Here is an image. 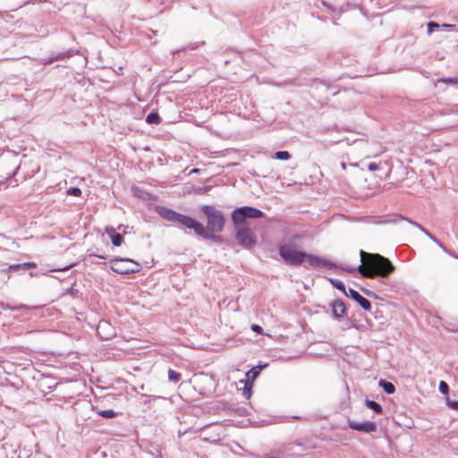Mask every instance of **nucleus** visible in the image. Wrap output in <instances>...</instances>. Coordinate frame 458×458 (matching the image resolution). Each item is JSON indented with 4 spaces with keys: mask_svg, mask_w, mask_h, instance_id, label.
Listing matches in <instances>:
<instances>
[{
    "mask_svg": "<svg viewBox=\"0 0 458 458\" xmlns=\"http://www.w3.org/2000/svg\"><path fill=\"white\" fill-rule=\"evenodd\" d=\"M360 256L361 263L357 267L338 265V268L348 273L358 271L368 278H387L394 271L395 267L390 259L378 253H367L360 250Z\"/></svg>",
    "mask_w": 458,
    "mask_h": 458,
    "instance_id": "obj_1",
    "label": "nucleus"
},
{
    "mask_svg": "<svg viewBox=\"0 0 458 458\" xmlns=\"http://www.w3.org/2000/svg\"><path fill=\"white\" fill-rule=\"evenodd\" d=\"M156 213L163 219L183 225L187 229L193 230L195 234L217 244H223L225 239L220 233L206 231L202 223L187 215L179 213L165 206H156Z\"/></svg>",
    "mask_w": 458,
    "mask_h": 458,
    "instance_id": "obj_2",
    "label": "nucleus"
},
{
    "mask_svg": "<svg viewBox=\"0 0 458 458\" xmlns=\"http://www.w3.org/2000/svg\"><path fill=\"white\" fill-rule=\"evenodd\" d=\"M278 254L288 266L298 267L305 261L313 267H327L328 269L338 268V264L324 257L310 254L301 250L293 249L288 244H282L278 248Z\"/></svg>",
    "mask_w": 458,
    "mask_h": 458,
    "instance_id": "obj_3",
    "label": "nucleus"
},
{
    "mask_svg": "<svg viewBox=\"0 0 458 458\" xmlns=\"http://www.w3.org/2000/svg\"><path fill=\"white\" fill-rule=\"evenodd\" d=\"M201 212L206 216V231L222 233L225 225V217L223 212L213 205H203L200 208Z\"/></svg>",
    "mask_w": 458,
    "mask_h": 458,
    "instance_id": "obj_4",
    "label": "nucleus"
},
{
    "mask_svg": "<svg viewBox=\"0 0 458 458\" xmlns=\"http://www.w3.org/2000/svg\"><path fill=\"white\" fill-rule=\"evenodd\" d=\"M231 220L233 227L247 225V219H259L265 216V213L258 208L252 206L236 207L231 212Z\"/></svg>",
    "mask_w": 458,
    "mask_h": 458,
    "instance_id": "obj_5",
    "label": "nucleus"
},
{
    "mask_svg": "<svg viewBox=\"0 0 458 458\" xmlns=\"http://www.w3.org/2000/svg\"><path fill=\"white\" fill-rule=\"evenodd\" d=\"M111 269L119 275L135 274L141 270V265L130 258L114 257L110 259Z\"/></svg>",
    "mask_w": 458,
    "mask_h": 458,
    "instance_id": "obj_6",
    "label": "nucleus"
},
{
    "mask_svg": "<svg viewBox=\"0 0 458 458\" xmlns=\"http://www.w3.org/2000/svg\"><path fill=\"white\" fill-rule=\"evenodd\" d=\"M235 232V240L239 246L244 250H251L257 244L255 233L249 225H241L233 227Z\"/></svg>",
    "mask_w": 458,
    "mask_h": 458,
    "instance_id": "obj_7",
    "label": "nucleus"
},
{
    "mask_svg": "<svg viewBox=\"0 0 458 458\" xmlns=\"http://www.w3.org/2000/svg\"><path fill=\"white\" fill-rule=\"evenodd\" d=\"M360 219L366 224L380 225L396 224L404 220L405 217L399 214H392L386 216H366L360 217Z\"/></svg>",
    "mask_w": 458,
    "mask_h": 458,
    "instance_id": "obj_8",
    "label": "nucleus"
},
{
    "mask_svg": "<svg viewBox=\"0 0 458 458\" xmlns=\"http://www.w3.org/2000/svg\"><path fill=\"white\" fill-rule=\"evenodd\" d=\"M347 425L351 429L357 430L363 433H372L377 431V426L374 421L365 420L362 422H358L352 420L351 419L347 420Z\"/></svg>",
    "mask_w": 458,
    "mask_h": 458,
    "instance_id": "obj_9",
    "label": "nucleus"
},
{
    "mask_svg": "<svg viewBox=\"0 0 458 458\" xmlns=\"http://www.w3.org/2000/svg\"><path fill=\"white\" fill-rule=\"evenodd\" d=\"M98 335L104 340H109L115 335V328L107 320H100L97 327Z\"/></svg>",
    "mask_w": 458,
    "mask_h": 458,
    "instance_id": "obj_10",
    "label": "nucleus"
},
{
    "mask_svg": "<svg viewBox=\"0 0 458 458\" xmlns=\"http://www.w3.org/2000/svg\"><path fill=\"white\" fill-rule=\"evenodd\" d=\"M332 317L335 320L340 321L346 315V306L342 299H335L330 303Z\"/></svg>",
    "mask_w": 458,
    "mask_h": 458,
    "instance_id": "obj_11",
    "label": "nucleus"
},
{
    "mask_svg": "<svg viewBox=\"0 0 458 458\" xmlns=\"http://www.w3.org/2000/svg\"><path fill=\"white\" fill-rule=\"evenodd\" d=\"M346 297L356 301L364 310L370 311L371 310V303L370 301L362 296L358 291L349 288L348 293H346Z\"/></svg>",
    "mask_w": 458,
    "mask_h": 458,
    "instance_id": "obj_12",
    "label": "nucleus"
},
{
    "mask_svg": "<svg viewBox=\"0 0 458 458\" xmlns=\"http://www.w3.org/2000/svg\"><path fill=\"white\" fill-rule=\"evenodd\" d=\"M409 224L412 225L413 226L417 227L420 231H421L425 235H427L432 242H434L439 248H441L445 252H448V250L445 248V246L433 234L429 233L425 227H423L420 224L417 223L416 221H413L411 219L406 218L404 219Z\"/></svg>",
    "mask_w": 458,
    "mask_h": 458,
    "instance_id": "obj_13",
    "label": "nucleus"
},
{
    "mask_svg": "<svg viewBox=\"0 0 458 458\" xmlns=\"http://www.w3.org/2000/svg\"><path fill=\"white\" fill-rule=\"evenodd\" d=\"M80 53H81L80 48L70 47L67 50H64V51H62L59 53L52 52L51 54L53 55L54 61L55 62V61H62V60L69 59L74 55H80Z\"/></svg>",
    "mask_w": 458,
    "mask_h": 458,
    "instance_id": "obj_14",
    "label": "nucleus"
},
{
    "mask_svg": "<svg viewBox=\"0 0 458 458\" xmlns=\"http://www.w3.org/2000/svg\"><path fill=\"white\" fill-rule=\"evenodd\" d=\"M105 233L109 236L112 244L114 247H119L123 242V236L118 233L113 226H106Z\"/></svg>",
    "mask_w": 458,
    "mask_h": 458,
    "instance_id": "obj_15",
    "label": "nucleus"
},
{
    "mask_svg": "<svg viewBox=\"0 0 458 458\" xmlns=\"http://www.w3.org/2000/svg\"><path fill=\"white\" fill-rule=\"evenodd\" d=\"M37 264L35 262H24L21 264H12L9 265L6 268L8 272H17V273H24L26 270L36 268Z\"/></svg>",
    "mask_w": 458,
    "mask_h": 458,
    "instance_id": "obj_16",
    "label": "nucleus"
},
{
    "mask_svg": "<svg viewBox=\"0 0 458 458\" xmlns=\"http://www.w3.org/2000/svg\"><path fill=\"white\" fill-rule=\"evenodd\" d=\"M267 366V363H265L263 365L259 364V365L254 366L250 369H249L246 372L247 382L252 384L253 381L259 376L262 369H264Z\"/></svg>",
    "mask_w": 458,
    "mask_h": 458,
    "instance_id": "obj_17",
    "label": "nucleus"
},
{
    "mask_svg": "<svg viewBox=\"0 0 458 458\" xmlns=\"http://www.w3.org/2000/svg\"><path fill=\"white\" fill-rule=\"evenodd\" d=\"M0 309H2L4 310L18 311V310H30L33 308L30 307L28 305H25V304L13 306L9 303H5V302L0 301Z\"/></svg>",
    "mask_w": 458,
    "mask_h": 458,
    "instance_id": "obj_18",
    "label": "nucleus"
},
{
    "mask_svg": "<svg viewBox=\"0 0 458 458\" xmlns=\"http://www.w3.org/2000/svg\"><path fill=\"white\" fill-rule=\"evenodd\" d=\"M146 123L148 124H160L162 122V119L158 114L157 111L152 110L150 113L148 114L145 119Z\"/></svg>",
    "mask_w": 458,
    "mask_h": 458,
    "instance_id": "obj_19",
    "label": "nucleus"
},
{
    "mask_svg": "<svg viewBox=\"0 0 458 458\" xmlns=\"http://www.w3.org/2000/svg\"><path fill=\"white\" fill-rule=\"evenodd\" d=\"M378 386L383 389V391L388 394H392L395 392V386L386 379H380L378 382Z\"/></svg>",
    "mask_w": 458,
    "mask_h": 458,
    "instance_id": "obj_20",
    "label": "nucleus"
},
{
    "mask_svg": "<svg viewBox=\"0 0 458 458\" xmlns=\"http://www.w3.org/2000/svg\"><path fill=\"white\" fill-rule=\"evenodd\" d=\"M365 406L366 408L372 410L377 414H381L383 412V407L381 404L374 400L366 399Z\"/></svg>",
    "mask_w": 458,
    "mask_h": 458,
    "instance_id": "obj_21",
    "label": "nucleus"
},
{
    "mask_svg": "<svg viewBox=\"0 0 458 458\" xmlns=\"http://www.w3.org/2000/svg\"><path fill=\"white\" fill-rule=\"evenodd\" d=\"M328 282L332 284L333 287L341 291L345 296L348 293V290H346L345 284L343 281L336 278H327Z\"/></svg>",
    "mask_w": 458,
    "mask_h": 458,
    "instance_id": "obj_22",
    "label": "nucleus"
},
{
    "mask_svg": "<svg viewBox=\"0 0 458 458\" xmlns=\"http://www.w3.org/2000/svg\"><path fill=\"white\" fill-rule=\"evenodd\" d=\"M131 190V192L134 197L141 199H145V200L149 199L150 194L148 191H146L137 186H132Z\"/></svg>",
    "mask_w": 458,
    "mask_h": 458,
    "instance_id": "obj_23",
    "label": "nucleus"
},
{
    "mask_svg": "<svg viewBox=\"0 0 458 458\" xmlns=\"http://www.w3.org/2000/svg\"><path fill=\"white\" fill-rule=\"evenodd\" d=\"M96 411V413L103 418H106V419H113V418H115L117 417L120 412L118 411H114V410H98V409H94Z\"/></svg>",
    "mask_w": 458,
    "mask_h": 458,
    "instance_id": "obj_24",
    "label": "nucleus"
},
{
    "mask_svg": "<svg viewBox=\"0 0 458 458\" xmlns=\"http://www.w3.org/2000/svg\"><path fill=\"white\" fill-rule=\"evenodd\" d=\"M40 386L47 387L48 390L52 391L56 387L57 383H54L51 377H46L42 378V380L40 381Z\"/></svg>",
    "mask_w": 458,
    "mask_h": 458,
    "instance_id": "obj_25",
    "label": "nucleus"
},
{
    "mask_svg": "<svg viewBox=\"0 0 458 458\" xmlns=\"http://www.w3.org/2000/svg\"><path fill=\"white\" fill-rule=\"evenodd\" d=\"M355 328L360 330L361 326L359 325L355 319L346 317L344 320V329Z\"/></svg>",
    "mask_w": 458,
    "mask_h": 458,
    "instance_id": "obj_26",
    "label": "nucleus"
},
{
    "mask_svg": "<svg viewBox=\"0 0 458 458\" xmlns=\"http://www.w3.org/2000/svg\"><path fill=\"white\" fill-rule=\"evenodd\" d=\"M181 377L182 376H181L180 372H178L174 369H169L168 373H167V377L170 382L176 384L180 381Z\"/></svg>",
    "mask_w": 458,
    "mask_h": 458,
    "instance_id": "obj_27",
    "label": "nucleus"
},
{
    "mask_svg": "<svg viewBox=\"0 0 458 458\" xmlns=\"http://www.w3.org/2000/svg\"><path fill=\"white\" fill-rule=\"evenodd\" d=\"M73 267V264H70V265H67V266H64V267H59V268H55V269H51V270H48L47 271L46 273L44 272H41V273H33V272H30V276H38L39 274L41 275H47L48 273H52V272H61V271H66V270H69L71 267Z\"/></svg>",
    "mask_w": 458,
    "mask_h": 458,
    "instance_id": "obj_28",
    "label": "nucleus"
},
{
    "mask_svg": "<svg viewBox=\"0 0 458 458\" xmlns=\"http://www.w3.org/2000/svg\"><path fill=\"white\" fill-rule=\"evenodd\" d=\"M274 158L283 161H287L291 158V154L287 150H278L275 152Z\"/></svg>",
    "mask_w": 458,
    "mask_h": 458,
    "instance_id": "obj_29",
    "label": "nucleus"
},
{
    "mask_svg": "<svg viewBox=\"0 0 458 458\" xmlns=\"http://www.w3.org/2000/svg\"><path fill=\"white\" fill-rule=\"evenodd\" d=\"M439 28H440V24L437 23V21H430L427 23L428 34H429V35L432 34L433 32H435Z\"/></svg>",
    "mask_w": 458,
    "mask_h": 458,
    "instance_id": "obj_30",
    "label": "nucleus"
},
{
    "mask_svg": "<svg viewBox=\"0 0 458 458\" xmlns=\"http://www.w3.org/2000/svg\"><path fill=\"white\" fill-rule=\"evenodd\" d=\"M64 294H68V295L72 296V298H80L81 293H80V291L78 289L71 286L65 290Z\"/></svg>",
    "mask_w": 458,
    "mask_h": 458,
    "instance_id": "obj_31",
    "label": "nucleus"
},
{
    "mask_svg": "<svg viewBox=\"0 0 458 458\" xmlns=\"http://www.w3.org/2000/svg\"><path fill=\"white\" fill-rule=\"evenodd\" d=\"M251 386H252V384H250L249 382H246L245 385H244L243 391H242V395L246 399H250V396H251Z\"/></svg>",
    "mask_w": 458,
    "mask_h": 458,
    "instance_id": "obj_32",
    "label": "nucleus"
},
{
    "mask_svg": "<svg viewBox=\"0 0 458 458\" xmlns=\"http://www.w3.org/2000/svg\"><path fill=\"white\" fill-rule=\"evenodd\" d=\"M67 194L74 197H81L82 191L79 187H71L67 190Z\"/></svg>",
    "mask_w": 458,
    "mask_h": 458,
    "instance_id": "obj_33",
    "label": "nucleus"
},
{
    "mask_svg": "<svg viewBox=\"0 0 458 458\" xmlns=\"http://www.w3.org/2000/svg\"><path fill=\"white\" fill-rule=\"evenodd\" d=\"M449 386L446 382L441 380L438 385V390L443 394H447L449 393Z\"/></svg>",
    "mask_w": 458,
    "mask_h": 458,
    "instance_id": "obj_34",
    "label": "nucleus"
},
{
    "mask_svg": "<svg viewBox=\"0 0 458 458\" xmlns=\"http://www.w3.org/2000/svg\"><path fill=\"white\" fill-rule=\"evenodd\" d=\"M446 405L452 410L458 411V401L456 400L446 398Z\"/></svg>",
    "mask_w": 458,
    "mask_h": 458,
    "instance_id": "obj_35",
    "label": "nucleus"
},
{
    "mask_svg": "<svg viewBox=\"0 0 458 458\" xmlns=\"http://www.w3.org/2000/svg\"><path fill=\"white\" fill-rule=\"evenodd\" d=\"M441 81L446 84H458V77H445L443 78Z\"/></svg>",
    "mask_w": 458,
    "mask_h": 458,
    "instance_id": "obj_36",
    "label": "nucleus"
},
{
    "mask_svg": "<svg viewBox=\"0 0 458 458\" xmlns=\"http://www.w3.org/2000/svg\"><path fill=\"white\" fill-rule=\"evenodd\" d=\"M54 62L55 61H54L52 54H50V55L47 58H41L39 61V63L45 66L49 65V64H53Z\"/></svg>",
    "mask_w": 458,
    "mask_h": 458,
    "instance_id": "obj_37",
    "label": "nucleus"
},
{
    "mask_svg": "<svg viewBox=\"0 0 458 458\" xmlns=\"http://www.w3.org/2000/svg\"><path fill=\"white\" fill-rule=\"evenodd\" d=\"M378 169H379V165L377 163L370 162L369 164H368L369 171L375 172V171H377Z\"/></svg>",
    "mask_w": 458,
    "mask_h": 458,
    "instance_id": "obj_38",
    "label": "nucleus"
},
{
    "mask_svg": "<svg viewBox=\"0 0 458 458\" xmlns=\"http://www.w3.org/2000/svg\"><path fill=\"white\" fill-rule=\"evenodd\" d=\"M151 398L152 396L150 395H148V394H141V403L144 404V405H148L151 402Z\"/></svg>",
    "mask_w": 458,
    "mask_h": 458,
    "instance_id": "obj_39",
    "label": "nucleus"
},
{
    "mask_svg": "<svg viewBox=\"0 0 458 458\" xmlns=\"http://www.w3.org/2000/svg\"><path fill=\"white\" fill-rule=\"evenodd\" d=\"M362 292L369 297L370 298H374V299H378V296L372 291L370 290H368V289H364L362 288Z\"/></svg>",
    "mask_w": 458,
    "mask_h": 458,
    "instance_id": "obj_40",
    "label": "nucleus"
},
{
    "mask_svg": "<svg viewBox=\"0 0 458 458\" xmlns=\"http://www.w3.org/2000/svg\"><path fill=\"white\" fill-rule=\"evenodd\" d=\"M251 330L253 332L257 333V334H259V335H261L262 332H263L262 327L259 325H257V324L251 325Z\"/></svg>",
    "mask_w": 458,
    "mask_h": 458,
    "instance_id": "obj_41",
    "label": "nucleus"
},
{
    "mask_svg": "<svg viewBox=\"0 0 458 458\" xmlns=\"http://www.w3.org/2000/svg\"><path fill=\"white\" fill-rule=\"evenodd\" d=\"M127 228H128V226H127V225H122V224H121V225H119L117 226L116 230H118V231H121V230H122V231H123L122 234H126V233H127V232H126V229H127Z\"/></svg>",
    "mask_w": 458,
    "mask_h": 458,
    "instance_id": "obj_42",
    "label": "nucleus"
},
{
    "mask_svg": "<svg viewBox=\"0 0 458 458\" xmlns=\"http://www.w3.org/2000/svg\"><path fill=\"white\" fill-rule=\"evenodd\" d=\"M454 24H448V23H443V24H440V28H445V29H451V28H454Z\"/></svg>",
    "mask_w": 458,
    "mask_h": 458,
    "instance_id": "obj_43",
    "label": "nucleus"
},
{
    "mask_svg": "<svg viewBox=\"0 0 458 458\" xmlns=\"http://www.w3.org/2000/svg\"><path fill=\"white\" fill-rule=\"evenodd\" d=\"M91 256H94V257H96V258H98V259H104V260H106V256H104V255L92 254Z\"/></svg>",
    "mask_w": 458,
    "mask_h": 458,
    "instance_id": "obj_44",
    "label": "nucleus"
},
{
    "mask_svg": "<svg viewBox=\"0 0 458 458\" xmlns=\"http://www.w3.org/2000/svg\"><path fill=\"white\" fill-rule=\"evenodd\" d=\"M19 168H20V167H19V166H17V167L14 169V171H13V172L9 175V177L14 176V175L17 174V172H18Z\"/></svg>",
    "mask_w": 458,
    "mask_h": 458,
    "instance_id": "obj_45",
    "label": "nucleus"
},
{
    "mask_svg": "<svg viewBox=\"0 0 458 458\" xmlns=\"http://www.w3.org/2000/svg\"><path fill=\"white\" fill-rule=\"evenodd\" d=\"M199 169L198 168H193L191 171V174H197L199 173Z\"/></svg>",
    "mask_w": 458,
    "mask_h": 458,
    "instance_id": "obj_46",
    "label": "nucleus"
},
{
    "mask_svg": "<svg viewBox=\"0 0 458 458\" xmlns=\"http://www.w3.org/2000/svg\"><path fill=\"white\" fill-rule=\"evenodd\" d=\"M179 53H180V50H176V51L172 52V55H173V57H174V56H175V55H177V54H179Z\"/></svg>",
    "mask_w": 458,
    "mask_h": 458,
    "instance_id": "obj_47",
    "label": "nucleus"
},
{
    "mask_svg": "<svg viewBox=\"0 0 458 458\" xmlns=\"http://www.w3.org/2000/svg\"><path fill=\"white\" fill-rule=\"evenodd\" d=\"M446 253L449 254L452 257L458 256L457 254H454V253L451 252L450 250H448V252H446Z\"/></svg>",
    "mask_w": 458,
    "mask_h": 458,
    "instance_id": "obj_48",
    "label": "nucleus"
},
{
    "mask_svg": "<svg viewBox=\"0 0 458 458\" xmlns=\"http://www.w3.org/2000/svg\"><path fill=\"white\" fill-rule=\"evenodd\" d=\"M267 458H279L278 456H268Z\"/></svg>",
    "mask_w": 458,
    "mask_h": 458,
    "instance_id": "obj_49",
    "label": "nucleus"
},
{
    "mask_svg": "<svg viewBox=\"0 0 458 458\" xmlns=\"http://www.w3.org/2000/svg\"><path fill=\"white\" fill-rule=\"evenodd\" d=\"M454 259H458V255L457 256H454Z\"/></svg>",
    "mask_w": 458,
    "mask_h": 458,
    "instance_id": "obj_50",
    "label": "nucleus"
}]
</instances>
